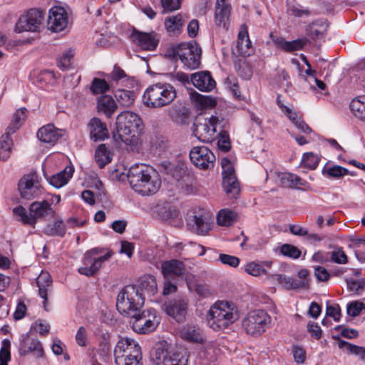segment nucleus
I'll use <instances>...</instances> for the list:
<instances>
[{
    "instance_id": "f257e3e1",
    "label": "nucleus",
    "mask_w": 365,
    "mask_h": 365,
    "mask_svg": "<svg viewBox=\"0 0 365 365\" xmlns=\"http://www.w3.org/2000/svg\"><path fill=\"white\" fill-rule=\"evenodd\" d=\"M145 298L135 285L125 286L117 297L116 308L118 312L132 318L133 330L138 334L153 331L160 323V317L154 309L140 312Z\"/></svg>"
},
{
    "instance_id": "f03ea898",
    "label": "nucleus",
    "mask_w": 365,
    "mask_h": 365,
    "mask_svg": "<svg viewBox=\"0 0 365 365\" xmlns=\"http://www.w3.org/2000/svg\"><path fill=\"white\" fill-rule=\"evenodd\" d=\"M127 176L131 187L143 195L155 193L161 185L157 171L145 164H135L131 166Z\"/></svg>"
},
{
    "instance_id": "7ed1b4c3",
    "label": "nucleus",
    "mask_w": 365,
    "mask_h": 365,
    "mask_svg": "<svg viewBox=\"0 0 365 365\" xmlns=\"http://www.w3.org/2000/svg\"><path fill=\"white\" fill-rule=\"evenodd\" d=\"M144 129L141 118L136 113L125 110L121 112L116 118V134L118 138L126 145H136Z\"/></svg>"
},
{
    "instance_id": "20e7f679",
    "label": "nucleus",
    "mask_w": 365,
    "mask_h": 365,
    "mask_svg": "<svg viewBox=\"0 0 365 365\" xmlns=\"http://www.w3.org/2000/svg\"><path fill=\"white\" fill-rule=\"evenodd\" d=\"M239 317L238 309L233 303L218 301L210 307L206 319L210 327L217 331L227 328L235 322Z\"/></svg>"
},
{
    "instance_id": "39448f33",
    "label": "nucleus",
    "mask_w": 365,
    "mask_h": 365,
    "mask_svg": "<svg viewBox=\"0 0 365 365\" xmlns=\"http://www.w3.org/2000/svg\"><path fill=\"white\" fill-rule=\"evenodd\" d=\"M176 95V90L170 83H157L146 88L143 95V103L150 108H160L170 105Z\"/></svg>"
},
{
    "instance_id": "423d86ee",
    "label": "nucleus",
    "mask_w": 365,
    "mask_h": 365,
    "mask_svg": "<svg viewBox=\"0 0 365 365\" xmlns=\"http://www.w3.org/2000/svg\"><path fill=\"white\" fill-rule=\"evenodd\" d=\"M13 213L19 217V220L24 225H29L33 227L37 222L38 218H54L56 212L51 207V204L47 200L35 201L29 206V214L26 210L21 205L17 206L13 209Z\"/></svg>"
},
{
    "instance_id": "0eeeda50",
    "label": "nucleus",
    "mask_w": 365,
    "mask_h": 365,
    "mask_svg": "<svg viewBox=\"0 0 365 365\" xmlns=\"http://www.w3.org/2000/svg\"><path fill=\"white\" fill-rule=\"evenodd\" d=\"M189 351L185 348L168 351L163 345L155 346L150 353V360L155 365H188Z\"/></svg>"
},
{
    "instance_id": "6e6552de",
    "label": "nucleus",
    "mask_w": 365,
    "mask_h": 365,
    "mask_svg": "<svg viewBox=\"0 0 365 365\" xmlns=\"http://www.w3.org/2000/svg\"><path fill=\"white\" fill-rule=\"evenodd\" d=\"M272 318L262 309L250 312L242 322V328L247 334L259 336L270 327Z\"/></svg>"
},
{
    "instance_id": "1a4fd4ad",
    "label": "nucleus",
    "mask_w": 365,
    "mask_h": 365,
    "mask_svg": "<svg viewBox=\"0 0 365 365\" xmlns=\"http://www.w3.org/2000/svg\"><path fill=\"white\" fill-rule=\"evenodd\" d=\"M173 52L174 56H178L186 68L190 70L199 68L202 50L196 42L180 43L173 48Z\"/></svg>"
},
{
    "instance_id": "9d476101",
    "label": "nucleus",
    "mask_w": 365,
    "mask_h": 365,
    "mask_svg": "<svg viewBox=\"0 0 365 365\" xmlns=\"http://www.w3.org/2000/svg\"><path fill=\"white\" fill-rule=\"evenodd\" d=\"M227 122L222 118L212 115L208 119H205L203 123L195 124L194 133L202 142L212 143L217 137L219 129L225 128Z\"/></svg>"
},
{
    "instance_id": "9b49d317",
    "label": "nucleus",
    "mask_w": 365,
    "mask_h": 365,
    "mask_svg": "<svg viewBox=\"0 0 365 365\" xmlns=\"http://www.w3.org/2000/svg\"><path fill=\"white\" fill-rule=\"evenodd\" d=\"M310 272L302 269L297 272V278H292L280 274L269 275L268 279L279 282L287 290L307 289L309 287Z\"/></svg>"
},
{
    "instance_id": "f8f14e48",
    "label": "nucleus",
    "mask_w": 365,
    "mask_h": 365,
    "mask_svg": "<svg viewBox=\"0 0 365 365\" xmlns=\"http://www.w3.org/2000/svg\"><path fill=\"white\" fill-rule=\"evenodd\" d=\"M45 11L31 9L26 14L21 15L16 24V31L21 33L24 31L37 32L45 19Z\"/></svg>"
},
{
    "instance_id": "ddd939ff",
    "label": "nucleus",
    "mask_w": 365,
    "mask_h": 365,
    "mask_svg": "<svg viewBox=\"0 0 365 365\" xmlns=\"http://www.w3.org/2000/svg\"><path fill=\"white\" fill-rule=\"evenodd\" d=\"M101 252L99 248H93L87 251L83 259V266L78 269V272L87 277L94 275L101 267L102 263L108 260L112 255L108 252L103 256L97 257Z\"/></svg>"
},
{
    "instance_id": "4468645a",
    "label": "nucleus",
    "mask_w": 365,
    "mask_h": 365,
    "mask_svg": "<svg viewBox=\"0 0 365 365\" xmlns=\"http://www.w3.org/2000/svg\"><path fill=\"white\" fill-rule=\"evenodd\" d=\"M189 299L186 297L178 296L164 303L163 309L168 315L177 322H183L187 315Z\"/></svg>"
},
{
    "instance_id": "2eb2a0df",
    "label": "nucleus",
    "mask_w": 365,
    "mask_h": 365,
    "mask_svg": "<svg viewBox=\"0 0 365 365\" xmlns=\"http://www.w3.org/2000/svg\"><path fill=\"white\" fill-rule=\"evenodd\" d=\"M191 162L200 169L207 170L214 167L215 156L213 153L205 146H196L190 152Z\"/></svg>"
},
{
    "instance_id": "dca6fc26",
    "label": "nucleus",
    "mask_w": 365,
    "mask_h": 365,
    "mask_svg": "<svg viewBox=\"0 0 365 365\" xmlns=\"http://www.w3.org/2000/svg\"><path fill=\"white\" fill-rule=\"evenodd\" d=\"M130 41L145 51H153L158 45V35L155 32H142L133 28L129 36Z\"/></svg>"
},
{
    "instance_id": "f3484780",
    "label": "nucleus",
    "mask_w": 365,
    "mask_h": 365,
    "mask_svg": "<svg viewBox=\"0 0 365 365\" xmlns=\"http://www.w3.org/2000/svg\"><path fill=\"white\" fill-rule=\"evenodd\" d=\"M68 24V16L66 10L61 6L53 7L49 11L48 26L54 32L63 31Z\"/></svg>"
},
{
    "instance_id": "a211bd4d",
    "label": "nucleus",
    "mask_w": 365,
    "mask_h": 365,
    "mask_svg": "<svg viewBox=\"0 0 365 365\" xmlns=\"http://www.w3.org/2000/svg\"><path fill=\"white\" fill-rule=\"evenodd\" d=\"M19 351L21 355L33 353L37 358L44 356V351L41 342L36 338H32L29 334L22 335V340L19 344Z\"/></svg>"
},
{
    "instance_id": "6ab92c4d",
    "label": "nucleus",
    "mask_w": 365,
    "mask_h": 365,
    "mask_svg": "<svg viewBox=\"0 0 365 365\" xmlns=\"http://www.w3.org/2000/svg\"><path fill=\"white\" fill-rule=\"evenodd\" d=\"M89 136L93 142L102 141L108 138L109 132L106 123L98 118H93L87 125Z\"/></svg>"
},
{
    "instance_id": "aec40b11",
    "label": "nucleus",
    "mask_w": 365,
    "mask_h": 365,
    "mask_svg": "<svg viewBox=\"0 0 365 365\" xmlns=\"http://www.w3.org/2000/svg\"><path fill=\"white\" fill-rule=\"evenodd\" d=\"M190 81L193 86L201 91L209 92L216 86L215 81L209 71H199L192 73Z\"/></svg>"
},
{
    "instance_id": "412c9836",
    "label": "nucleus",
    "mask_w": 365,
    "mask_h": 365,
    "mask_svg": "<svg viewBox=\"0 0 365 365\" xmlns=\"http://www.w3.org/2000/svg\"><path fill=\"white\" fill-rule=\"evenodd\" d=\"M187 225L190 230L197 235H205L210 230V224L207 216L193 215L188 216Z\"/></svg>"
},
{
    "instance_id": "4be33fe9",
    "label": "nucleus",
    "mask_w": 365,
    "mask_h": 365,
    "mask_svg": "<svg viewBox=\"0 0 365 365\" xmlns=\"http://www.w3.org/2000/svg\"><path fill=\"white\" fill-rule=\"evenodd\" d=\"M64 130L58 129L53 124L42 126L37 132V138L41 142L54 145L64 135Z\"/></svg>"
},
{
    "instance_id": "5701e85b",
    "label": "nucleus",
    "mask_w": 365,
    "mask_h": 365,
    "mask_svg": "<svg viewBox=\"0 0 365 365\" xmlns=\"http://www.w3.org/2000/svg\"><path fill=\"white\" fill-rule=\"evenodd\" d=\"M270 36L276 47L288 53L302 50L309 42L307 38L287 41L284 38L274 36L272 34Z\"/></svg>"
},
{
    "instance_id": "b1692460",
    "label": "nucleus",
    "mask_w": 365,
    "mask_h": 365,
    "mask_svg": "<svg viewBox=\"0 0 365 365\" xmlns=\"http://www.w3.org/2000/svg\"><path fill=\"white\" fill-rule=\"evenodd\" d=\"M139 352H141V348L138 343L131 338L125 337L120 339L115 345L114 356H121L123 353L125 355L133 354L134 356L135 354H139Z\"/></svg>"
},
{
    "instance_id": "393cba45",
    "label": "nucleus",
    "mask_w": 365,
    "mask_h": 365,
    "mask_svg": "<svg viewBox=\"0 0 365 365\" xmlns=\"http://www.w3.org/2000/svg\"><path fill=\"white\" fill-rule=\"evenodd\" d=\"M161 272L165 278L179 277L184 274L185 267L182 262L178 259L164 261L161 264Z\"/></svg>"
},
{
    "instance_id": "a878e982",
    "label": "nucleus",
    "mask_w": 365,
    "mask_h": 365,
    "mask_svg": "<svg viewBox=\"0 0 365 365\" xmlns=\"http://www.w3.org/2000/svg\"><path fill=\"white\" fill-rule=\"evenodd\" d=\"M232 52L244 57L250 56L253 53L252 43L245 29H242L239 32L235 46L232 48Z\"/></svg>"
},
{
    "instance_id": "bb28decb",
    "label": "nucleus",
    "mask_w": 365,
    "mask_h": 365,
    "mask_svg": "<svg viewBox=\"0 0 365 365\" xmlns=\"http://www.w3.org/2000/svg\"><path fill=\"white\" fill-rule=\"evenodd\" d=\"M180 336L190 343L202 344L204 341L203 335L199 327L193 324H186L179 330Z\"/></svg>"
},
{
    "instance_id": "cd10ccee",
    "label": "nucleus",
    "mask_w": 365,
    "mask_h": 365,
    "mask_svg": "<svg viewBox=\"0 0 365 365\" xmlns=\"http://www.w3.org/2000/svg\"><path fill=\"white\" fill-rule=\"evenodd\" d=\"M36 284L38 287V294L43 299V305L46 310L48 293L52 289V278L47 272H41L36 278Z\"/></svg>"
},
{
    "instance_id": "c85d7f7f",
    "label": "nucleus",
    "mask_w": 365,
    "mask_h": 365,
    "mask_svg": "<svg viewBox=\"0 0 365 365\" xmlns=\"http://www.w3.org/2000/svg\"><path fill=\"white\" fill-rule=\"evenodd\" d=\"M36 175L34 174H29L24 175L19 182V190L21 196L24 199H31L36 192L37 186L35 185Z\"/></svg>"
},
{
    "instance_id": "c756f323",
    "label": "nucleus",
    "mask_w": 365,
    "mask_h": 365,
    "mask_svg": "<svg viewBox=\"0 0 365 365\" xmlns=\"http://www.w3.org/2000/svg\"><path fill=\"white\" fill-rule=\"evenodd\" d=\"M98 112L103 113L107 118H110L118 108V104L111 96L103 95L98 98Z\"/></svg>"
},
{
    "instance_id": "7c9ffc66",
    "label": "nucleus",
    "mask_w": 365,
    "mask_h": 365,
    "mask_svg": "<svg viewBox=\"0 0 365 365\" xmlns=\"http://www.w3.org/2000/svg\"><path fill=\"white\" fill-rule=\"evenodd\" d=\"M115 102L121 107H130L135 102L136 93L134 91L118 88L114 92Z\"/></svg>"
},
{
    "instance_id": "2f4dec72",
    "label": "nucleus",
    "mask_w": 365,
    "mask_h": 365,
    "mask_svg": "<svg viewBox=\"0 0 365 365\" xmlns=\"http://www.w3.org/2000/svg\"><path fill=\"white\" fill-rule=\"evenodd\" d=\"M73 168L71 166H66L62 171L51 176L48 180L49 183L56 188H60L68 183L73 174Z\"/></svg>"
},
{
    "instance_id": "473e14b6",
    "label": "nucleus",
    "mask_w": 365,
    "mask_h": 365,
    "mask_svg": "<svg viewBox=\"0 0 365 365\" xmlns=\"http://www.w3.org/2000/svg\"><path fill=\"white\" fill-rule=\"evenodd\" d=\"M230 14V6L225 3V0L217 1L215 9V24L225 27Z\"/></svg>"
},
{
    "instance_id": "72a5a7b5",
    "label": "nucleus",
    "mask_w": 365,
    "mask_h": 365,
    "mask_svg": "<svg viewBox=\"0 0 365 365\" xmlns=\"http://www.w3.org/2000/svg\"><path fill=\"white\" fill-rule=\"evenodd\" d=\"M66 232V225L61 218H56L53 222L48 223L43 229V233L48 236L63 237Z\"/></svg>"
},
{
    "instance_id": "f704fd0d",
    "label": "nucleus",
    "mask_w": 365,
    "mask_h": 365,
    "mask_svg": "<svg viewBox=\"0 0 365 365\" xmlns=\"http://www.w3.org/2000/svg\"><path fill=\"white\" fill-rule=\"evenodd\" d=\"M140 291H143L149 295H154L158 290L156 279L154 276L150 274L143 275L139 279V288ZM140 293V292H139ZM143 294V293L141 292Z\"/></svg>"
},
{
    "instance_id": "c9c22d12",
    "label": "nucleus",
    "mask_w": 365,
    "mask_h": 365,
    "mask_svg": "<svg viewBox=\"0 0 365 365\" xmlns=\"http://www.w3.org/2000/svg\"><path fill=\"white\" fill-rule=\"evenodd\" d=\"M165 27L170 35L179 34L184 25V21L181 14L168 16L165 19Z\"/></svg>"
},
{
    "instance_id": "e433bc0d",
    "label": "nucleus",
    "mask_w": 365,
    "mask_h": 365,
    "mask_svg": "<svg viewBox=\"0 0 365 365\" xmlns=\"http://www.w3.org/2000/svg\"><path fill=\"white\" fill-rule=\"evenodd\" d=\"M222 185L225 192L231 198L236 199L240 194V189L239 182L235 177H224Z\"/></svg>"
},
{
    "instance_id": "4c0bfd02",
    "label": "nucleus",
    "mask_w": 365,
    "mask_h": 365,
    "mask_svg": "<svg viewBox=\"0 0 365 365\" xmlns=\"http://www.w3.org/2000/svg\"><path fill=\"white\" fill-rule=\"evenodd\" d=\"M350 109L356 118L365 121V95L354 98L350 103Z\"/></svg>"
},
{
    "instance_id": "58836bf2",
    "label": "nucleus",
    "mask_w": 365,
    "mask_h": 365,
    "mask_svg": "<svg viewBox=\"0 0 365 365\" xmlns=\"http://www.w3.org/2000/svg\"><path fill=\"white\" fill-rule=\"evenodd\" d=\"M14 143L8 133L3 134L0 138V160H7L11 154Z\"/></svg>"
},
{
    "instance_id": "ea45409f",
    "label": "nucleus",
    "mask_w": 365,
    "mask_h": 365,
    "mask_svg": "<svg viewBox=\"0 0 365 365\" xmlns=\"http://www.w3.org/2000/svg\"><path fill=\"white\" fill-rule=\"evenodd\" d=\"M96 161L101 168L110 163L112 160V153L106 144H101L96 150Z\"/></svg>"
},
{
    "instance_id": "a19ab883",
    "label": "nucleus",
    "mask_w": 365,
    "mask_h": 365,
    "mask_svg": "<svg viewBox=\"0 0 365 365\" xmlns=\"http://www.w3.org/2000/svg\"><path fill=\"white\" fill-rule=\"evenodd\" d=\"M337 339L338 347L339 349H345L349 354L359 356L361 360L365 362V347L350 344L339 338Z\"/></svg>"
},
{
    "instance_id": "79ce46f5",
    "label": "nucleus",
    "mask_w": 365,
    "mask_h": 365,
    "mask_svg": "<svg viewBox=\"0 0 365 365\" xmlns=\"http://www.w3.org/2000/svg\"><path fill=\"white\" fill-rule=\"evenodd\" d=\"M282 186L286 187H297L304 185V180L296 175L284 173L279 175Z\"/></svg>"
},
{
    "instance_id": "37998d69",
    "label": "nucleus",
    "mask_w": 365,
    "mask_h": 365,
    "mask_svg": "<svg viewBox=\"0 0 365 365\" xmlns=\"http://www.w3.org/2000/svg\"><path fill=\"white\" fill-rule=\"evenodd\" d=\"M115 363L116 365H143L142 363V352H139V354H131L130 356L125 355L123 353L121 356H114Z\"/></svg>"
},
{
    "instance_id": "c03bdc74",
    "label": "nucleus",
    "mask_w": 365,
    "mask_h": 365,
    "mask_svg": "<svg viewBox=\"0 0 365 365\" xmlns=\"http://www.w3.org/2000/svg\"><path fill=\"white\" fill-rule=\"evenodd\" d=\"M237 215L235 212L228 210H221L217 217V222L221 226H230L236 221Z\"/></svg>"
},
{
    "instance_id": "a18cd8bd",
    "label": "nucleus",
    "mask_w": 365,
    "mask_h": 365,
    "mask_svg": "<svg viewBox=\"0 0 365 365\" xmlns=\"http://www.w3.org/2000/svg\"><path fill=\"white\" fill-rule=\"evenodd\" d=\"M110 85L105 80L94 78L90 86V91L93 95L103 94L110 90Z\"/></svg>"
},
{
    "instance_id": "49530a36",
    "label": "nucleus",
    "mask_w": 365,
    "mask_h": 365,
    "mask_svg": "<svg viewBox=\"0 0 365 365\" xmlns=\"http://www.w3.org/2000/svg\"><path fill=\"white\" fill-rule=\"evenodd\" d=\"M235 68L237 74L243 79L247 80L252 76L251 66L245 60L235 61L234 63Z\"/></svg>"
},
{
    "instance_id": "de8ad7c7",
    "label": "nucleus",
    "mask_w": 365,
    "mask_h": 365,
    "mask_svg": "<svg viewBox=\"0 0 365 365\" xmlns=\"http://www.w3.org/2000/svg\"><path fill=\"white\" fill-rule=\"evenodd\" d=\"M169 115L178 124H184L188 118L187 110L185 108L172 107L169 110Z\"/></svg>"
},
{
    "instance_id": "09e8293b",
    "label": "nucleus",
    "mask_w": 365,
    "mask_h": 365,
    "mask_svg": "<svg viewBox=\"0 0 365 365\" xmlns=\"http://www.w3.org/2000/svg\"><path fill=\"white\" fill-rule=\"evenodd\" d=\"M192 98L197 105L203 108L215 107L217 102L214 98L203 96L197 92L192 93Z\"/></svg>"
},
{
    "instance_id": "8fccbe9b",
    "label": "nucleus",
    "mask_w": 365,
    "mask_h": 365,
    "mask_svg": "<svg viewBox=\"0 0 365 365\" xmlns=\"http://www.w3.org/2000/svg\"><path fill=\"white\" fill-rule=\"evenodd\" d=\"M245 271L254 277H259L262 275H266L267 277L272 274H269L268 272L263 268V265L259 263L251 262L246 264Z\"/></svg>"
},
{
    "instance_id": "3c124183",
    "label": "nucleus",
    "mask_w": 365,
    "mask_h": 365,
    "mask_svg": "<svg viewBox=\"0 0 365 365\" xmlns=\"http://www.w3.org/2000/svg\"><path fill=\"white\" fill-rule=\"evenodd\" d=\"M327 27L328 24L326 21H317L309 26L308 35L312 38H319L327 30Z\"/></svg>"
},
{
    "instance_id": "603ef678",
    "label": "nucleus",
    "mask_w": 365,
    "mask_h": 365,
    "mask_svg": "<svg viewBox=\"0 0 365 365\" xmlns=\"http://www.w3.org/2000/svg\"><path fill=\"white\" fill-rule=\"evenodd\" d=\"M280 253L287 257L297 259L301 256V250L296 246L291 244H283L280 247Z\"/></svg>"
},
{
    "instance_id": "864d4df0",
    "label": "nucleus",
    "mask_w": 365,
    "mask_h": 365,
    "mask_svg": "<svg viewBox=\"0 0 365 365\" xmlns=\"http://www.w3.org/2000/svg\"><path fill=\"white\" fill-rule=\"evenodd\" d=\"M219 133L217 134V145L219 148L225 152L230 150L231 148V143L227 131L225 130L224 128L219 129Z\"/></svg>"
},
{
    "instance_id": "5fc2aeb1",
    "label": "nucleus",
    "mask_w": 365,
    "mask_h": 365,
    "mask_svg": "<svg viewBox=\"0 0 365 365\" xmlns=\"http://www.w3.org/2000/svg\"><path fill=\"white\" fill-rule=\"evenodd\" d=\"M178 215V210L176 208V207L173 205L165 206L161 209L160 212V216L162 220L170 222L172 220L176 219Z\"/></svg>"
},
{
    "instance_id": "6e6d98bb",
    "label": "nucleus",
    "mask_w": 365,
    "mask_h": 365,
    "mask_svg": "<svg viewBox=\"0 0 365 365\" xmlns=\"http://www.w3.org/2000/svg\"><path fill=\"white\" fill-rule=\"evenodd\" d=\"M10 346L11 342L9 339L2 341L0 351V365H7L8 361L11 359Z\"/></svg>"
},
{
    "instance_id": "4d7b16f0",
    "label": "nucleus",
    "mask_w": 365,
    "mask_h": 365,
    "mask_svg": "<svg viewBox=\"0 0 365 365\" xmlns=\"http://www.w3.org/2000/svg\"><path fill=\"white\" fill-rule=\"evenodd\" d=\"M331 260L336 264H345L348 262V257L342 247H336L330 253Z\"/></svg>"
},
{
    "instance_id": "13d9d810",
    "label": "nucleus",
    "mask_w": 365,
    "mask_h": 365,
    "mask_svg": "<svg viewBox=\"0 0 365 365\" xmlns=\"http://www.w3.org/2000/svg\"><path fill=\"white\" fill-rule=\"evenodd\" d=\"M319 162V159L316 155L313 153H307L303 155L302 163L304 167L314 170L318 165Z\"/></svg>"
},
{
    "instance_id": "bf43d9fd",
    "label": "nucleus",
    "mask_w": 365,
    "mask_h": 365,
    "mask_svg": "<svg viewBox=\"0 0 365 365\" xmlns=\"http://www.w3.org/2000/svg\"><path fill=\"white\" fill-rule=\"evenodd\" d=\"M182 0H160L161 6L165 12H172L178 10Z\"/></svg>"
},
{
    "instance_id": "052dcab7",
    "label": "nucleus",
    "mask_w": 365,
    "mask_h": 365,
    "mask_svg": "<svg viewBox=\"0 0 365 365\" xmlns=\"http://www.w3.org/2000/svg\"><path fill=\"white\" fill-rule=\"evenodd\" d=\"M218 260L223 264L237 267L240 264V259L237 257L227 254H220Z\"/></svg>"
},
{
    "instance_id": "680f3d73",
    "label": "nucleus",
    "mask_w": 365,
    "mask_h": 365,
    "mask_svg": "<svg viewBox=\"0 0 365 365\" xmlns=\"http://www.w3.org/2000/svg\"><path fill=\"white\" fill-rule=\"evenodd\" d=\"M364 308V303L357 301L352 302L347 306V313L351 317H356L360 314Z\"/></svg>"
},
{
    "instance_id": "e2e57ef3",
    "label": "nucleus",
    "mask_w": 365,
    "mask_h": 365,
    "mask_svg": "<svg viewBox=\"0 0 365 365\" xmlns=\"http://www.w3.org/2000/svg\"><path fill=\"white\" fill-rule=\"evenodd\" d=\"M73 53L71 51H66L58 61V66L63 70L68 68L71 65Z\"/></svg>"
},
{
    "instance_id": "0e129e2a",
    "label": "nucleus",
    "mask_w": 365,
    "mask_h": 365,
    "mask_svg": "<svg viewBox=\"0 0 365 365\" xmlns=\"http://www.w3.org/2000/svg\"><path fill=\"white\" fill-rule=\"evenodd\" d=\"M222 175L224 177H235V170L230 160L227 158L222 160Z\"/></svg>"
},
{
    "instance_id": "69168bd1",
    "label": "nucleus",
    "mask_w": 365,
    "mask_h": 365,
    "mask_svg": "<svg viewBox=\"0 0 365 365\" xmlns=\"http://www.w3.org/2000/svg\"><path fill=\"white\" fill-rule=\"evenodd\" d=\"M314 276L319 282H327L330 278V274L327 269L322 266L314 267Z\"/></svg>"
},
{
    "instance_id": "338daca9",
    "label": "nucleus",
    "mask_w": 365,
    "mask_h": 365,
    "mask_svg": "<svg viewBox=\"0 0 365 365\" xmlns=\"http://www.w3.org/2000/svg\"><path fill=\"white\" fill-rule=\"evenodd\" d=\"M348 170L340 165H335L327 170V174L333 178H340L347 175Z\"/></svg>"
},
{
    "instance_id": "774afa93",
    "label": "nucleus",
    "mask_w": 365,
    "mask_h": 365,
    "mask_svg": "<svg viewBox=\"0 0 365 365\" xmlns=\"http://www.w3.org/2000/svg\"><path fill=\"white\" fill-rule=\"evenodd\" d=\"M293 356L294 361L298 364H302L304 362L306 359L305 350L298 346H294L292 349Z\"/></svg>"
}]
</instances>
